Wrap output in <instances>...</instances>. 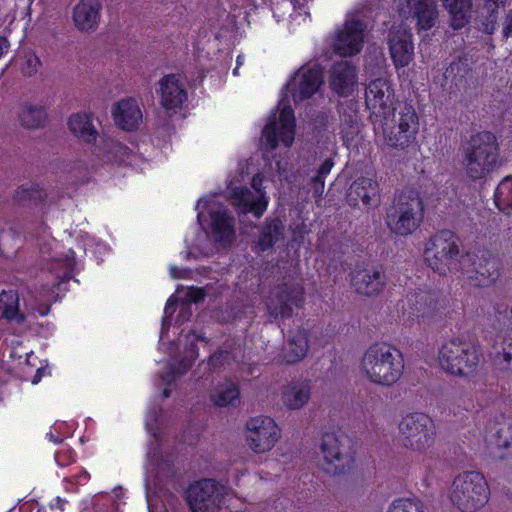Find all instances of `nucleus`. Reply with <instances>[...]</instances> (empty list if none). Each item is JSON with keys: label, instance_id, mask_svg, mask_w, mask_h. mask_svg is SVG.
Wrapping results in <instances>:
<instances>
[{"label": "nucleus", "instance_id": "nucleus-51", "mask_svg": "<svg viewBox=\"0 0 512 512\" xmlns=\"http://www.w3.org/2000/svg\"><path fill=\"white\" fill-rule=\"evenodd\" d=\"M502 33L505 38L512 37V9L506 14Z\"/></svg>", "mask_w": 512, "mask_h": 512}, {"label": "nucleus", "instance_id": "nucleus-40", "mask_svg": "<svg viewBox=\"0 0 512 512\" xmlns=\"http://www.w3.org/2000/svg\"><path fill=\"white\" fill-rule=\"evenodd\" d=\"M100 149L107 160L118 163H124L130 155V149L127 146L111 138L102 139Z\"/></svg>", "mask_w": 512, "mask_h": 512}, {"label": "nucleus", "instance_id": "nucleus-39", "mask_svg": "<svg viewBox=\"0 0 512 512\" xmlns=\"http://www.w3.org/2000/svg\"><path fill=\"white\" fill-rule=\"evenodd\" d=\"M494 203L503 213H512V176H506L496 187Z\"/></svg>", "mask_w": 512, "mask_h": 512}, {"label": "nucleus", "instance_id": "nucleus-50", "mask_svg": "<svg viewBox=\"0 0 512 512\" xmlns=\"http://www.w3.org/2000/svg\"><path fill=\"white\" fill-rule=\"evenodd\" d=\"M333 165L334 162L332 161V159H326L319 167L317 174L315 176L325 180V177L330 173Z\"/></svg>", "mask_w": 512, "mask_h": 512}, {"label": "nucleus", "instance_id": "nucleus-58", "mask_svg": "<svg viewBox=\"0 0 512 512\" xmlns=\"http://www.w3.org/2000/svg\"><path fill=\"white\" fill-rule=\"evenodd\" d=\"M38 312L41 316H44L46 314H48L49 312V306L48 305H41L38 309Z\"/></svg>", "mask_w": 512, "mask_h": 512}, {"label": "nucleus", "instance_id": "nucleus-55", "mask_svg": "<svg viewBox=\"0 0 512 512\" xmlns=\"http://www.w3.org/2000/svg\"><path fill=\"white\" fill-rule=\"evenodd\" d=\"M66 501L61 499L60 497H57L55 499V503L51 505L52 508L59 509L60 511H64L65 509Z\"/></svg>", "mask_w": 512, "mask_h": 512}, {"label": "nucleus", "instance_id": "nucleus-2", "mask_svg": "<svg viewBox=\"0 0 512 512\" xmlns=\"http://www.w3.org/2000/svg\"><path fill=\"white\" fill-rule=\"evenodd\" d=\"M463 168L472 180L486 178L502 165L496 136L487 131L472 135L463 147Z\"/></svg>", "mask_w": 512, "mask_h": 512}, {"label": "nucleus", "instance_id": "nucleus-16", "mask_svg": "<svg viewBox=\"0 0 512 512\" xmlns=\"http://www.w3.org/2000/svg\"><path fill=\"white\" fill-rule=\"evenodd\" d=\"M442 308L443 305L437 295L421 290L410 292L401 300L403 315L411 319L429 320Z\"/></svg>", "mask_w": 512, "mask_h": 512}, {"label": "nucleus", "instance_id": "nucleus-64", "mask_svg": "<svg viewBox=\"0 0 512 512\" xmlns=\"http://www.w3.org/2000/svg\"><path fill=\"white\" fill-rule=\"evenodd\" d=\"M171 273H172V275L175 277L174 269H171Z\"/></svg>", "mask_w": 512, "mask_h": 512}, {"label": "nucleus", "instance_id": "nucleus-56", "mask_svg": "<svg viewBox=\"0 0 512 512\" xmlns=\"http://www.w3.org/2000/svg\"><path fill=\"white\" fill-rule=\"evenodd\" d=\"M502 357H503V361L507 365L512 364V352L511 351H507L506 349H504L503 353H502Z\"/></svg>", "mask_w": 512, "mask_h": 512}, {"label": "nucleus", "instance_id": "nucleus-38", "mask_svg": "<svg viewBox=\"0 0 512 512\" xmlns=\"http://www.w3.org/2000/svg\"><path fill=\"white\" fill-rule=\"evenodd\" d=\"M47 120V111L43 105H25L20 113V121L27 128H40Z\"/></svg>", "mask_w": 512, "mask_h": 512}, {"label": "nucleus", "instance_id": "nucleus-60", "mask_svg": "<svg viewBox=\"0 0 512 512\" xmlns=\"http://www.w3.org/2000/svg\"><path fill=\"white\" fill-rule=\"evenodd\" d=\"M295 4L301 6L304 3L308 2L309 0H292Z\"/></svg>", "mask_w": 512, "mask_h": 512}, {"label": "nucleus", "instance_id": "nucleus-29", "mask_svg": "<svg viewBox=\"0 0 512 512\" xmlns=\"http://www.w3.org/2000/svg\"><path fill=\"white\" fill-rule=\"evenodd\" d=\"M406 2L421 29L429 30L435 25L438 19V8L435 0H406Z\"/></svg>", "mask_w": 512, "mask_h": 512}, {"label": "nucleus", "instance_id": "nucleus-5", "mask_svg": "<svg viewBox=\"0 0 512 512\" xmlns=\"http://www.w3.org/2000/svg\"><path fill=\"white\" fill-rule=\"evenodd\" d=\"M480 357L476 346L460 337H453L445 341L438 351V363L441 369L452 376L461 378L476 375Z\"/></svg>", "mask_w": 512, "mask_h": 512}, {"label": "nucleus", "instance_id": "nucleus-43", "mask_svg": "<svg viewBox=\"0 0 512 512\" xmlns=\"http://www.w3.org/2000/svg\"><path fill=\"white\" fill-rule=\"evenodd\" d=\"M387 512H424L421 504L409 498L394 500L388 507Z\"/></svg>", "mask_w": 512, "mask_h": 512}, {"label": "nucleus", "instance_id": "nucleus-28", "mask_svg": "<svg viewBox=\"0 0 512 512\" xmlns=\"http://www.w3.org/2000/svg\"><path fill=\"white\" fill-rule=\"evenodd\" d=\"M357 83L356 69L348 61L335 63L331 69L330 86L342 96L352 93Z\"/></svg>", "mask_w": 512, "mask_h": 512}, {"label": "nucleus", "instance_id": "nucleus-7", "mask_svg": "<svg viewBox=\"0 0 512 512\" xmlns=\"http://www.w3.org/2000/svg\"><path fill=\"white\" fill-rule=\"evenodd\" d=\"M423 212V201L417 194L403 193L387 209L385 222L392 233L408 236L420 227Z\"/></svg>", "mask_w": 512, "mask_h": 512}, {"label": "nucleus", "instance_id": "nucleus-17", "mask_svg": "<svg viewBox=\"0 0 512 512\" xmlns=\"http://www.w3.org/2000/svg\"><path fill=\"white\" fill-rule=\"evenodd\" d=\"M465 257H469L470 261L463 264L459 272L467 279L474 280L475 285L485 286L497 278L498 262L490 253H465Z\"/></svg>", "mask_w": 512, "mask_h": 512}, {"label": "nucleus", "instance_id": "nucleus-4", "mask_svg": "<svg viewBox=\"0 0 512 512\" xmlns=\"http://www.w3.org/2000/svg\"><path fill=\"white\" fill-rule=\"evenodd\" d=\"M490 489L484 475L464 471L456 475L449 487L451 504L461 512H476L488 502Z\"/></svg>", "mask_w": 512, "mask_h": 512}, {"label": "nucleus", "instance_id": "nucleus-8", "mask_svg": "<svg viewBox=\"0 0 512 512\" xmlns=\"http://www.w3.org/2000/svg\"><path fill=\"white\" fill-rule=\"evenodd\" d=\"M435 438V424L424 413H408L398 423V441L407 450L424 453L433 446Z\"/></svg>", "mask_w": 512, "mask_h": 512}, {"label": "nucleus", "instance_id": "nucleus-63", "mask_svg": "<svg viewBox=\"0 0 512 512\" xmlns=\"http://www.w3.org/2000/svg\"><path fill=\"white\" fill-rule=\"evenodd\" d=\"M42 258H43L44 260H47V259L45 258V255H44V253H43V252H42Z\"/></svg>", "mask_w": 512, "mask_h": 512}, {"label": "nucleus", "instance_id": "nucleus-31", "mask_svg": "<svg viewBox=\"0 0 512 512\" xmlns=\"http://www.w3.org/2000/svg\"><path fill=\"white\" fill-rule=\"evenodd\" d=\"M46 193L38 185H23L19 187L15 194L14 200L23 206H35L38 209V213L43 215L46 212Z\"/></svg>", "mask_w": 512, "mask_h": 512}, {"label": "nucleus", "instance_id": "nucleus-15", "mask_svg": "<svg viewBox=\"0 0 512 512\" xmlns=\"http://www.w3.org/2000/svg\"><path fill=\"white\" fill-rule=\"evenodd\" d=\"M365 102L371 112L370 117L374 127H377L381 120L389 117L392 112L396 111L392 102L390 84L384 78L372 80L367 85Z\"/></svg>", "mask_w": 512, "mask_h": 512}, {"label": "nucleus", "instance_id": "nucleus-33", "mask_svg": "<svg viewBox=\"0 0 512 512\" xmlns=\"http://www.w3.org/2000/svg\"><path fill=\"white\" fill-rule=\"evenodd\" d=\"M197 340V337L192 334L191 335V344L189 349L187 350L186 357L178 363H170L167 365L166 370L161 374L162 380L167 384L171 385L177 377H180L191 367L192 362L198 357V352L194 342Z\"/></svg>", "mask_w": 512, "mask_h": 512}, {"label": "nucleus", "instance_id": "nucleus-48", "mask_svg": "<svg viewBox=\"0 0 512 512\" xmlns=\"http://www.w3.org/2000/svg\"><path fill=\"white\" fill-rule=\"evenodd\" d=\"M205 297V291L202 288L190 287L186 291L185 300L191 303H197L203 300Z\"/></svg>", "mask_w": 512, "mask_h": 512}, {"label": "nucleus", "instance_id": "nucleus-46", "mask_svg": "<svg viewBox=\"0 0 512 512\" xmlns=\"http://www.w3.org/2000/svg\"><path fill=\"white\" fill-rule=\"evenodd\" d=\"M493 443L498 448H507L512 443V427L502 426L493 435Z\"/></svg>", "mask_w": 512, "mask_h": 512}, {"label": "nucleus", "instance_id": "nucleus-3", "mask_svg": "<svg viewBox=\"0 0 512 512\" xmlns=\"http://www.w3.org/2000/svg\"><path fill=\"white\" fill-rule=\"evenodd\" d=\"M424 255L429 267L440 275L459 272L462 265L470 261L460 250L459 237L450 230L434 234L426 245Z\"/></svg>", "mask_w": 512, "mask_h": 512}, {"label": "nucleus", "instance_id": "nucleus-13", "mask_svg": "<svg viewBox=\"0 0 512 512\" xmlns=\"http://www.w3.org/2000/svg\"><path fill=\"white\" fill-rule=\"evenodd\" d=\"M198 221L201 222L205 209L209 210L211 231L215 242L227 246L235 239V220L231 213L222 205L201 198L197 202Z\"/></svg>", "mask_w": 512, "mask_h": 512}, {"label": "nucleus", "instance_id": "nucleus-61", "mask_svg": "<svg viewBox=\"0 0 512 512\" xmlns=\"http://www.w3.org/2000/svg\"><path fill=\"white\" fill-rule=\"evenodd\" d=\"M163 395L165 398H168L170 396V391L168 388H165L164 391H163Z\"/></svg>", "mask_w": 512, "mask_h": 512}, {"label": "nucleus", "instance_id": "nucleus-24", "mask_svg": "<svg viewBox=\"0 0 512 512\" xmlns=\"http://www.w3.org/2000/svg\"><path fill=\"white\" fill-rule=\"evenodd\" d=\"M100 0H80L73 9L75 27L82 32L95 31L100 22Z\"/></svg>", "mask_w": 512, "mask_h": 512}, {"label": "nucleus", "instance_id": "nucleus-57", "mask_svg": "<svg viewBox=\"0 0 512 512\" xmlns=\"http://www.w3.org/2000/svg\"><path fill=\"white\" fill-rule=\"evenodd\" d=\"M458 68V64H451L444 72V77L447 79L450 75H452L455 69Z\"/></svg>", "mask_w": 512, "mask_h": 512}, {"label": "nucleus", "instance_id": "nucleus-12", "mask_svg": "<svg viewBox=\"0 0 512 512\" xmlns=\"http://www.w3.org/2000/svg\"><path fill=\"white\" fill-rule=\"evenodd\" d=\"M248 447L257 454L271 451L281 438V429L276 421L264 415L250 418L245 425Z\"/></svg>", "mask_w": 512, "mask_h": 512}, {"label": "nucleus", "instance_id": "nucleus-47", "mask_svg": "<svg viewBox=\"0 0 512 512\" xmlns=\"http://www.w3.org/2000/svg\"><path fill=\"white\" fill-rule=\"evenodd\" d=\"M40 64V60L35 54L26 55L21 67L22 72L27 76H32L37 73Z\"/></svg>", "mask_w": 512, "mask_h": 512}, {"label": "nucleus", "instance_id": "nucleus-42", "mask_svg": "<svg viewBox=\"0 0 512 512\" xmlns=\"http://www.w3.org/2000/svg\"><path fill=\"white\" fill-rule=\"evenodd\" d=\"M492 326L499 332L512 330V309L508 306L498 307L492 319Z\"/></svg>", "mask_w": 512, "mask_h": 512}, {"label": "nucleus", "instance_id": "nucleus-34", "mask_svg": "<svg viewBox=\"0 0 512 512\" xmlns=\"http://www.w3.org/2000/svg\"><path fill=\"white\" fill-rule=\"evenodd\" d=\"M239 397L238 385L227 379L218 384L210 394L211 401L218 407L235 406Z\"/></svg>", "mask_w": 512, "mask_h": 512}, {"label": "nucleus", "instance_id": "nucleus-27", "mask_svg": "<svg viewBox=\"0 0 512 512\" xmlns=\"http://www.w3.org/2000/svg\"><path fill=\"white\" fill-rule=\"evenodd\" d=\"M312 386L309 380H293L281 390V402L288 410H300L311 399Z\"/></svg>", "mask_w": 512, "mask_h": 512}, {"label": "nucleus", "instance_id": "nucleus-37", "mask_svg": "<svg viewBox=\"0 0 512 512\" xmlns=\"http://www.w3.org/2000/svg\"><path fill=\"white\" fill-rule=\"evenodd\" d=\"M19 297L16 292L8 291L0 294V317L21 323L24 315L19 313Z\"/></svg>", "mask_w": 512, "mask_h": 512}, {"label": "nucleus", "instance_id": "nucleus-18", "mask_svg": "<svg viewBox=\"0 0 512 512\" xmlns=\"http://www.w3.org/2000/svg\"><path fill=\"white\" fill-rule=\"evenodd\" d=\"M323 83L322 69L314 65L302 66L288 82L286 88L295 102L312 97Z\"/></svg>", "mask_w": 512, "mask_h": 512}, {"label": "nucleus", "instance_id": "nucleus-35", "mask_svg": "<svg viewBox=\"0 0 512 512\" xmlns=\"http://www.w3.org/2000/svg\"><path fill=\"white\" fill-rule=\"evenodd\" d=\"M451 15L454 29L463 28L471 17L472 0H441Z\"/></svg>", "mask_w": 512, "mask_h": 512}, {"label": "nucleus", "instance_id": "nucleus-9", "mask_svg": "<svg viewBox=\"0 0 512 512\" xmlns=\"http://www.w3.org/2000/svg\"><path fill=\"white\" fill-rule=\"evenodd\" d=\"M227 494L226 485L204 478L188 486L186 499L192 512H220Z\"/></svg>", "mask_w": 512, "mask_h": 512}, {"label": "nucleus", "instance_id": "nucleus-45", "mask_svg": "<svg viewBox=\"0 0 512 512\" xmlns=\"http://www.w3.org/2000/svg\"><path fill=\"white\" fill-rule=\"evenodd\" d=\"M74 265V259L72 256L66 255L64 258H51V263L47 266L51 272L57 271L58 269L63 271V277H66L71 271Z\"/></svg>", "mask_w": 512, "mask_h": 512}, {"label": "nucleus", "instance_id": "nucleus-52", "mask_svg": "<svg viewBox=\"0 0 512 512\" xmlns=\"http://www.w3.org/2000/svg\"><path fill=\"white\" fill-rule=\"evenodd\" d=\"M454 403L457 404L458 406L462 405L464 410H469L472 407L471 399L464 400L461 398H455Z\"/></svg>", "mask_w": 512, "mask_h": 512}, {"label": "nucleus", "instance_id": "nucleus-19", "mask_svg": "<svg viewBox=\"0 0 512 512\" xmlns=\"http://www.w3.org/2000/svg\"><path fill=\"white\" fill-rule=\"evenodd\" d=\"M365 24L355 18L348 19L334 40V51L340 56L347 57L358 54L364 43Z\"/></svg>", "mask_w": 512, "mask_h": 512}, {"label": "nucleus", "instance_id": "nucleus-54", "mask_svg": "<svg viewBox=\"0 0 512 512\" xmlns=\"http://www.w3.org/2000/svg\"><path fill=\"white\" fill-rule=\"evenodd\" d=\"M176 300H174L172 297L168 299L165 307V314H172L175 309Z\"/></svg>", "mask_w": 512, "mask_h": 512}, {"label": "nucleus", "instance_id": "nucleus-23", "mask_svg": "<svg viewBox=\"0 0 512 512\" xmlns=\"http://www.w3.org/2000/svg\"><path fill=\"white\" fill-rule=\"evenodd\" d=\"M347 199L353 206L361 201L368 208L376 207L380 201L378 182L369 177L357 178L349 187Z\"/></svg>", "mask_w": 512, "mask_h": 512}, {"label": "nucleus", "instance_id": "nucleus-20", "mask_svg": "<svg viewBox=\"0 0 512 512\" xmlns=\"http://www.w3.org/2000/svg\"><path fill=\"white\" fill-rule=\"evenodd\" d=\"M257 179L254 177L252 182L253 190L247 187L231 188L232 204L237 208L240 214L253 213L256 218H260L265 212L268 200L265 193L257 187Z\"/></svg>", "mask_w": 512, "mask_h": 512}, {"label": "nucleus", "instance_id": "nucleus-32", "mask_svg": "<svg viewBox=\"0 0 512 512\" xmlns=\"http://www.w3.org/2000/svg\"><path fill=\"white\" fill-rule=\"evenodd\" d=\"M69 130L77 138L87 143L95 142L97 130L95 129L91 116L86 113H75L69 117Z\"/></svg>", "mask_w": 512, "mask_h": 512}, {"label": "nucleus", "instance_id": "nucleus-22", "mask_svg": "<svg viewBox=\"0 0 512 512\" xmlns=\"http://www.w3.org/2000/svg\"><path fill=\"white\" fill-rule=\"evenodd\" d=\"M160 104L169 113L174 114L187 99L181 75L170 74L159 81Z\"/></svg>", "mask_w": 512, "mask_h": 512}, {"label": "nucleus", "instance_id": "nucleus-36", "mask_svg": "<svg viewBox=\"0 0 512 512\" xmlns=\"http://www.w3.org/2000/svg\"><path fill=\"white\" fill-rule=\"evenodd\" d=\"M284 231V225L279 219H267L263 225L259 240L257 242V248L260 251H265L271 248L277 241L282 239Z\"/></svg>", "mask_w": 512, "mask_h": 512}, {"label": "nucleus", "instance_id": "nucleus-25", "mask_svg": "<svg viewBox=\"0 0 512 512\" xmlns=\"http://www.w3.org/2000/svg\"><path fill=\"white\" fill-rule=\"evenodd\" d=\"M111 113L115 124L126 131L137 129L142 122V112L133 98L122 99L113 104Z\"/></svg>", "mask_w": 512, "mask_h": 512}, {"label": "nucleus", "instance_id": "nucleus-30", "mask_svg": "<svg viewBox=\"0 0 512 512\" xmlns=\"http://www.w3.org/2000/svg\"><path fill=\"white\" fill-rule=\"evenodd\" d=\"M308 351V335L304 330L292 332L282 354V362L294 364L302 360Z\"/></svg>", "mask_w": 512, "mask_h": 512}, {"label": "nucleus", "instance_id": "nucleus-26", "mask_svg": "<svg viewBox=\"0 0 512 512\" xmlns=\"http://www.w3.org/2000/svg\"><path fill=\"white\" fill-rule=\"evenodd\" d=\"M390 54L396 67L407 66L413 57L412 35L406 29H392L389 34Z\"/></svg>", "mask_w": 512, "mask_h": 512}, {"label": "nucleus", "instance_id": "nucleus-41", "mask_svg": "<svg viewBox=\"0 0 512 512\" xmlns=\"http://www.w3.org/2000/svg\"><path fill=\"white\" fill-rule=\"evenodd\" d=\"M504 0H485L482 8V30L486 34H493L497 27L498 10L503 6Z\"/></svg>", "mask_w": 512, "mask_h": 512}, {"label": "nucleus", "instance_id": "nucleus-44", "mask_svg": "<svg viewBox=\"0 0 512 512\" xmlns=\"http://www.w3.org/2000/svg\"><path fill=\"white\" fill-rule=\"evenodd\" d=\"M234 360V354L228 351L220 350L209 357L207 365L211 368V370H218L225 367L226 365H230Z\"/></svg>", "mask_w": 512, "mask_h": 512}, {"label": "nucleus", "instance_id": "nucleus-6", "mask_svg": "<svg viewBox=\"0 0 512 512\" xmlns=\"http://www.w3.org/2000/svg\"><path fill=\"white\" fill-rule=\"evenodd\" d=\"M376 133H382L386 144L392 148L404 150L416 140L419 131V118L411 105L405 104L397 113L380 121L374 127Z\"/></svg>", "mask_w": 512, "mask_h": 512}, {"label": "nucleus", "instance_id": "nucleus-10", "mask_svg": "<svg viewBox=\"0 0 512 512\" xmlns=\"http://www.w3.org/2000/svg\"><path fill=\"white\" fill-rule=\"evenodd\" d=\"M323 469L333 475L349 470L354 462L347 437L336 433H324L319 444Z\"/></svg>", "mask_w": 512, "mask_h": 512}, {"label": "nucleus", "instance_id": "nucleus-49", "mask_svg": "<svg viewBox=\"0 0 512 512\" xmlns=\"http://www.w3.org/2000/svg\"><path fill=\"white\" fill-rule=\"evenodd\" d=\"M325 180L316 176L311 178V189L315 197H321L324 192Z\"/></svg>", "mask_w": 512, "mask_h": 512}, {"label": "nucleus", "instance_id": "nucleus-1", "mask_svg": "<svg viewBox=\"0 0 512 512\" xmlns=\"http://www.w3.org/2000/svg\"><path fill=\"white\" fill-rule=\"evenodd\" d=\"M404 367L403 354L399 349L386 343H376L364 351L359 371L368 382L388 387L402 377Z\"/></svg>", "mask_w": 512, "mask_h": 512}, {"label": "nucleus", "instance_id": "nucleus-62", "mask_svg": "<svg viewBox=\"0 0 512 512\" xmlns=\"http://www.w3.org/2000/svg\"><path fill=\"white\" fill-rule=\"evenodd\" d=\"M238 70H239V67H238V66H236V68L233 70V74H234V75H238Z\"/></svg>", "mask_w": 512, "mask_h": 512}, {"label": "nucleus", "instance_id": "nucleus-14", "mask_svg": "<svg viewBox=\"0 0 512 512\" xmlns=\"http://www.w3.org/2000/svg\"><path fill=\"white\" fill-rule=\"evenodd\" d=\"M303 301V289L298 284L284 283L274 287L267 299L266 309L270 317L284 319L292 316L293 308Z\"/></svg>", "mask_w": 512, "mask_h": 512}, {"label": "nucleus", "instance_id": "nucleus-11", "mask_svg": "<svg viewBox=\"0 0 512 512\" xmlns=\"http://www.w3.org/2000/svg\"><path fill=\"white\" fill-rule=\"evenodd\" d=\"M279 113H274L262 132V145L266 151L274 150L279 142L290 147L295 135V117L292 108L281 100Z\"/></svg>", "mask_w": 512, "mask_h": 512}, {"label": "nucleus", "instance_id": "nucleus-21", "mask_svg": "<svg viewBox=\"0 0 512 512\" xmlns=\"http://www.w3.org/2000/svg\"><path fill=\"white\" fill-rule=\"evenodd\" d=\"M351 284L357 293L373 296L383 290L386 277L381 267L357 265L352 273Z\"/></svg>", "mask_w": 512, "mask_h": 512}, {"label": "nucleus", "instance_id": "nucleus-53", "mask_svg": "<svg viewBox=\"0 0 512 512\" xmlns=\"http://www.w3.org/2000/svg\"><path fill=\"white\" fill-rule=\"evenodd\" d=\"M9 47V42L6 37L0 36V58L4 53L7 52Z\"/></svg>", "mask_w": 512, "mask_h": 512}, {"label": "nucleus", "instance_id": "nucleus-59", "mask_svg": "<svg viewBox=\"0 0 512 512\" xmlns=\"http://www.w3.org/2000/svg\"><path fill=\"white\" fill-rule=\"evenodd\" d=\"M237 66L240 67L244 63V57L239 55L236 60Z\"/></svg>", "mask_w": 512, "mask_h": 512}]
</instances>
